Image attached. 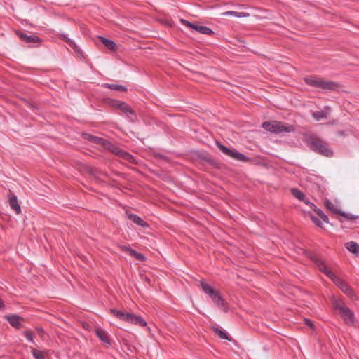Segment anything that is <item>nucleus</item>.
<instances>
[{
  "instance_id": "nucleus-1",
  "label": "nucleus",
  "mask_w": 359,
  "mask_h": 359,
  "mask_svg": "<svg viewBox=\"0 0 359 359\" xmlns=\"http://www.w3.org/2000/svg\"><path fill=\"white\" fill-rule=\"evenodd\" d=\"M311 259L316 264L319 270L323 272L330 279H332L343 292L351 297H353V292L351 288H350V287L345 282L338 278L334 275V273L326 266L324 261L321 258L317 255H313Z\"/></svg>"
},
{
  "instance_id": "nucleus-2",
  "label": "nucleus",
  "mask_w": 359,
  "mask_h": 359,
  "mask_svg": "<svg viewBox=\"0 0 359 359\" xmlns=\"http://www.w3.org/2000/svg\"><path fill=\"white\" fill-rule=\"evenodd\" d=\"M201 287L203 291L211 298L212 301L217 307L225 312L228 311L227 304L221 296L219 291L215 290L203 280L201 281Z\"/></svg>"
},
{
  "instance_id": "nucleus-3",
  "label": "nucleus",
  "mask_w": 359,
  "mask_h": 359,
  "mask_svg": "<svg viewBox=\"0 0 359 359\" xmlns=\"http://www.w3.org/2000/svg\"><path fill=\"white\" fill-rule=\"evenodd\" d=\"M262 128L269 132L274 133H292L294 132L295 127L293 125L283 122L272 121L262 123Z\"/></svg>"
},
{
  "instance_id": "nucleus-4",
  "label": "nucleus",
  "mask_w": 359,
  "mask_h": 359,
  "mask_svg": "<svg viewBox=\"0 0 359 359\" xmlns=\"http://www.w3.org/2000/svg\"><path fill=\"white\" fill-rule=\"evenodd\" d=\"M333 306L339 311L341 318L347 325H353L355 322V317L353 312L340 299H335Z\"/></svg>"
},
{
  "instance_id": "nucleus-5",
  "label": "nucleus",
  "mask_w": 359,
  "mask_h": 359,
  "mask_svg": "<svg viewBox=\"0 0 359 359\" xmlns=\"http://www.w3.org/2000/svg\"><path fill=\"white\" fill-rule=\"evenodd\" d=\"M306 84L323 90H335L338 84L335 82L324 80L316 76H309L304 79Z\"/></svg>"
},
{
  "instance_id": "nucleus-6",
  "label": "nucleus",
  "mask_w": 359,
  "mask_h": 359,
  "mask_svg": "<svg viewBox=\"0 0 359 359\" xmlns=\"http://www.w3.org/2000/svg\"><path fill=\"white\" fill-rule=\"evenodd\" d=\"M310 149L325 156H330L332 155V151L327 147L325 142L322 140L315 139L309 142Z\"/></svg>"
},
{
  "instance_id": "nucleus-7",
  "label": "nucleus",
  "mask_w": 359,
  "mask_h": 359,
  "mask_svg": "<svg viewBox=\"0 0 359 359\" xmlns=\"http://www.w3.org/2000/svg\"><path fill=\"white\" fill-rule=\"evenodd\" d=\"M180 22L183 25L191 29H194L201 34L205 35H212V34H214V32L210 28L206 26L194 24L184 19H181Z\"/></svg>"
},
{
  "instance_id": "nucleus-8",
  "label": "nucleus",
  "mask_w": 359,
  "mask_h": 359,
  "mask_svg": "<svg viewBox=\"0 0 359 359\" xmlns=\"http://www.w3.org/2000/svg\"><path fill=\"white\" fill-rule=\"evenodd\" d=\"M332 112V109L329 106H325L322 111H314L312 114V117L316 121H319L323 119H325L327 118V116L330 114Z\"/></svg>"
},
{
  "instance_id": "nucleus-9",
  "label": "nucleus",
  "mask_w": 359,
  "mask_h": 359,
  "mask_svg": "<svg viewBox=\"0 0 359 359\" xmlns=\"http://www.w3.org/2000/svg\"><path fill=\"white\" fill-rule=\"evenodd\" d=\"M18 36L21 40L28 43H36L40 42L39 38L34 34L28 35L20 32L18 33Z\"/></svg>"
},
{
  "instance_id": "nucleus-10",
  "label": "nucleus",
  "mask_w": 359,
  "mask_h": 359,
  "mask_svg": "<svg viewBox=\"0 0 359 359\" xmlns=\"http://www.w3.org/2000/svg\"><path fill=\"white\" fill-rule=\"evenodd\" d=\"M126 217L129 220L132 221L134 224H135L141 227H148L149 226L148 224L137 215L130 213V212H126Z\"/></svg>"
},
{
  "instance_id": "nucleus-11",
  "label": "nucleus",
  "mask_w": 359,
  "mask_h": 359,
  "mask_svg": "<svg viewBox=\"0 0 359 359\" xmlns=\"http://www.w3.org/2000/svg\"><path fill=\"white\" fill-rule=\"evenodd\" d=\"M8 323L14 327L20 329L22 327V318L18 315H10L6 316Z\"/></svg>"
},
{
  "instance_id": "nucleus-12",
  "label": "nucleus",
  "mask_w": 359,
  "mask_h": 359,
  "mask_svg": "<svg viewBox=\"0 0 359 359\" xmlns=\"http://www.w3.org/2000/svg\"><path fill=\"white\" fill-rule=\"evenodd\" d=\"M110 313H112L114 316L118 318V319L125 321L126 323H128L130 313L125 312L123 311H119L116 309H111Z\"/></svg>"
},
{
  "instance_id": "nucleus-13",
  "label": "nucleus",
  "mask_w": 359,
  "mask_h": 359,
  "mask_svg": "<svg viewBox=\"0 0 359 359\" xmlns=\"http://www.w3.org/2000/svg\"><path fill=\"white\" fill-rule=\"evenodd\" d=\"M128 323L140 327L147 326V322L144 319H143L140 316L133 313H130Z\"/></svg>"
},
{
  "instance_id": "nucleus-14",
  "label": "nucleus",
  "mask_w": 359,
  "mask_h": 359,
  "mask_svg": "<svg viewBox=\"0 0 359 359\" xmlns=\"http://www.w3.org/2000/svg\"><path fill=\"white\" fill-rule=\"evenodd\" d=\"M95 334L96 336L104 343L107 344V345H110V341L109 339L108 333L101 329V328H97L95 330Z\"/></svg>"
},
{
  "instance_id": "nucleus-15",
  "label": "nucleus",
  "mask_w": 359,
  "mask_h": 359,
  "mask_svg": "<svg viewBox=\"0 0 359 359\" xmlns=\"http://www.w3.org/2000/svg\"><path fill=\"white\" fill-rule=\"evenodd\" d=\"M346 249L352 254L359 257V245L354 242L350 241L346 243Z\"/></svg>"
},
{
  "instance_id": "nucleus-16",
  "label": "nucleus",
  "mask_w": 359,
  "mask_h": 359,
  "mask_svg": "<svg viewBox=\"0 0 359 359\" xmlns=\"http://www.w3.org/2000/svg\"><path fill=\"white\" fill-rule=\"evenodd\" d=\"M9 204L11 208L15 212L16 214H19L21 212V208L20 205L18 204L17 197L14 195H12L9 198Z\"/></svg>"
},
{
  "instance_id": "nucleus-17",
  "label": "nucleus",
  "mask_w": 359,
  "mask_h": 359,
  "mask_svg": "<svg viewBox=\"0 0 359 359\" xmlns=\"http://www.w3.org/2000/svg\"><path fill=\"white\" fill-rule=\"evenodd\" d=\"M62 39L63 41H65V42H67L69 46L73 48L79 55H82V52L81 50V49L79 48V46L74 43V41H72V39H70L67 35L65 34H63L61 36Z\"/></svg>"
},
{
  "instance_id": "nucleus-18",
  "label": "nucleus",
  "mask_w": 359,
  "mask_h": 359,
  "mask_svg": "<svg viewBox=\"0 0 359 359\" xmlns=\"http://www.w3.org/2000/svg\"><path fill=\"white\" fill-rule=\"evenodd\" d=\"M98 39L109 50H114L116 48V44L114 41L107 39L101 36H99Z\"/></svg>"
},
{
  "instance_id": "nucleus-19",
  "label": "nucleus",
  "mask_w": 359,
  "mask_h": 359,
  "mask_svg": "<svg viewBox=\"0 0 359 359\" xmlns=\"http://www.w3.org/2000/svg\"><path fill=\"white\" fill-rule=\"evenodd\" d=\"M123 250L126 252H128L131 256L134 257L137 260L144 261L145 259V257L144 255L136 252L135 250L130 248L129 247L124 246Z\"/></svg>"
},
{
  "instance_id": "nucleus-20",
  "label": "nucleus",
  "mask_w": 359,
  "mask_h": 359,
  "mask_svg": "<svg viewBox=\"0 0 359 359\" xmlns=\"http://www.w3.org/2000/svg\"><path fill=\"white\" fill-rule=\"evenodd\" d=\"M229 157L242 162H245L248 160L246 156L237 151L236 150H232L231 154H230L229 155Z\"/></svg>"
},
{
  "instance_id": "nucleus-21",
  "label": "nucleus",
  "mask_w": 359,
  "mask_h": 359,
  "mask_svg": "<svg viewBox=\"0 0 359 359\" xmlns=\"http://www.w3.org/2000/svg\"><path fill=\"white\" fill-rule=\"evenodd\" d=\"M117 156L130 163H134L135 161V158L130 154L121 149H119Z\"/></svg>"
},
{
  "instance_id": "nucleus-22",
  "label": "nucleus",
  "mask_w": 359,
  "mask_h": 359,
  "mask_svg": "<svg viewBox=\"0 0 359 359\" xmlns=\"http://www.w3.org/2000/svg\"><path fill=\"white\" fill-rule=\"evenodd\" d=\"M102 86L106 88L114 90H117V91L126 92L128 90V88L124 86L114 84V83H104L102 85Z\"/></svg>"
},
{
  "instance_id": "nucleus-23",
  "label": "nucleus",
  "mask_w": 359,
  "mask_h": 359,
  "mask_svg": "<svg viewBox=\"0 0 359 359\" xmlns=\"http://www.w3.org/2000/svg\"><path fill=\"white\" fill-rule=\"evenodd\" d=\"M83 136L85 139L90 141L91 142H93L95 144L100 145L102 142H103L104 138L99 137L97 136L92 135L90 134L84 133Z\"/></svg>"
},
{
  "instance_id": "nucleus-24",
  "label": "nucleus",
  "mask_w": 359,
  "mask_h": 359,
  "mask_svg": "<svg viewBox=\"0 0 359 359\" xmlns=\"http://www.w3.org/2000/svg\"><path fill=\"white\" fill-rule=\"evenodd\" d=\"M324 204L325 205V207L330 210V211H332V212L334 213H336V214H338L340 212V210L338 208L337 205H335L334 203H333L332 201H330V200H325L324 201Z\"/></svg>"
},
{
  "instance_id": "nucleus-25",
  "label": "nucleus",
  "mask_w": 359,
  "mask_h": 359,
  "mask_svg": "<svg viewBox=\"0 0 359 359\" xmlns=\"http://www.w3.org/2000/svg\"><path fill=\"white\" fill-rule=\"evenodd\" d=\"M291 193L298 200H299V201H304L305 195L299 189H296V188H293V189H291Z\"/></svg>"
},
{
  "instance_id": "nucleus-26",
  "label": "nucleus",
  "mask_w": 359,
  "mask_h": 359,
  "mask_svg": "<svg viewBox=\"0 0 359 359\" xmlns=\"http://www.w3.org/2000/svg\"><path fill=\"white\" fill-rule=\"evenodd\" d=\"M316 214L323 219V221L325 223H329L328 217L319 208L316 207L313 210Z\"/></svg>"
},
{
  "instance_id": "nucleus-27",
  "label": "nucleus",
  "mask_w": 359,
  "mask_h": 359,
  "mask_svg": "<svg viewBox=\"0 0 359 359\" xmlns=\"http://www.w3.org/2000/svg\"><path fill=\"white\" fill-rule=\"evenodd\" d=\"M339 215L342 216L343 217L348 219V220H355V219H357L359 217L358 215H353L351 213L344 212H342V211H340Z\"/></svg>"
},
{
  "instance_id": "nucleus-28",
  "label": "nucleus",
  "mask_w": 359,
  "mask_h": 359,
  "mask_svg": "<svg viewBox=\"0 0 359 359\" xmlns=\"http://www.w3.org/2000/svg\"><path fill=\"white\" fill-rule=\"evenodd\" d=\"M217 147L220 149V151L224 154L225 155L229 156L230 154H231V149H229L227 147L217 142Z\"/></svg>"
},
{
  "instance_id": "nucleus-29",
  "label": "nucleus",
  "mask_w": 359,
  "mask_h": 359,
  "mask_svg": "<svg viewBox=\"0 0 359 359\" xmlns=\"http://www.w3.org/2000/svg\"><path fill=\"white\" fill-rule=\"evenodd\" d=\"M214 331H215V332L217 334H218V336H219L221 339H226V340L230 341V339H229V337H228V334H227L225 332H224V331H222V330H219V328H217V327H215V328H214Z\"/></svg>"
},
{
  "instance_id": "nucleus-30",
  "label": "nucleus",
  "mask_w": 359,
  "mask_h": 359,
  "mask_svg": "<svg viewBox=\"0 0 359 359\" xmlns=\"http://www.w3.org/2000/svg\"><path fill=\"white\" fill-rule=\"evenodd\" d=\"M118 107L125 114L128 113L130 110H132L130 107L123 102H120L118 105Z\"/></svg>"
},
{
  "instance_id": "nucleus-31",
  "label": "nucleus",
  "mask_w": 359,
  "mask_h": 359,
  "mask_svg": "<svg viewBox=\"0 0 359 359\" xmlns=\"http://www.w3.org/2000/svg\"><path fill=\"white\" fill-rule=\"evenodd\" d=\"M23 334L29 342L34 343V334L32 331L26 330L23 332Z\"/></svg>"
},
{
  "instance_id": "nucleus-32",
  "label": "nucleus",
  "mask_w": 359,
  "mask_h": 359,
  "mask_svg": "<svg viewBox=\"0 0 359 359\" xmlns=\"http://www.w3.org/2000/svg\"><path fill=\"white\" fill-rule=\"evenodd\" d=\"M106 149H107V150L110 151L111 152L117 155L120 148H118L116 145L110 142L109 144V146H107V147L106 148Z\"/></svg>"
},
{
  "instance_id": "nucleus-33",
  "label": "nucleus",
  "mask_w": 359,
  "mask_h": 359,
  "mask_svg": "<svg viewBox=\"0 0 359 359\" xmlns=\"http://www.w3.org/2000/svg\"><path fill=\"white\" fill-rule=\"evenodd\" d=\"M32 353L35 359H45L41 351L33 348L32 351Z\"/></svg>"
},
{
  "instance_id": "nucleus-34",
  "label": "nucleus",
  "mask_w": 359,
  "mask_h": 359,
  "mask_svg": "<svg viewBox=\"0 0 359 359\" xmlns=\"http://www.w3.org/2000/svg\"><path fill=\"white\" fill-rule=\"evenodd\" d=\"M126 115L128 119L131 122H135L137 120V116L135 111L132 109L128 113H126Z\"/></svg>"
},
{
  "instance_id": "nucleus-35",
  "label": "nucleus",
  "mask_w": 359,
  "mask_h": 359,
  "mask_svg": "<svg viewBox=\"0 0 359 359\" xmlns=\"http://www.w3.org/2000/svg\"><path fill=\"white\" fill-rule=\"evenodd\" d=\"M222 15L224 16H233V17L238 18V12L233 11H229L224 12L222 13Z\"/></svg>"
},
{
  "instance_id": "nucleus-36",
  "label": "nucleus",
  "mask_w": 359,
  "mask_h": 359,
  "mask_svg": "<svg viewBox=\"0 0 359 359\" xmlns=\"http://www.w3.org/2000/svg\"><path fill=\"white\" fill-rule=\"evenodd\" d=\"M311 219L316 226L319 227L322 226V222L314 215H311Z\"/></svg>"
},
{
  "instance_id": "nucleus-37",
  "label": "nucleus",
  "mask_w": 359,
  "mask_h": 359,
  "mask_svg": "<svg viewBox=\"0 0 359 359\" xmlns=\"http://www.w3.org/2000/svg\"><path fill=\"white\" fill-rule=\"evenodd\" d=\"M303 201L306 205H309V206L311 209H313V210H314V208H316V206L313 203L310 202V201H309V199H308V198H306V197H305L304 201Z\"/></svg>"
},
{
  "instance_id": "nucleus-38",
  "label": "nucleus",
  "mask_w": 359,
  "mask_h": 359,
  "mask_svg": "<svg viewBox=\"0 0 359 359\" xmlns=\"http://www.w3.org/2000/svg\"><path fill=\"white\" fill-rule=\"evenodd\" d=\"M304 322H305V324L306 325H308L309 327H310L311 328H312V329L314 328V325H313V323H312V321L311 320L305 319Z\"/></svg>"
},
{
  "instance_id": "nucleus-39",
  "label": "nucleus",
  "mask_w": 359,
  "mask_h": 359,
  "mask_svg": "<svg viewBox=\"0 0 359 359\" xmlns=\"http://www.w3.org/2000/svg\"><path fill=\"white\" fill-rule=\"evenodd\" d=\"M109 143H110L109 141H108L106 139H104L103 142H102V144L100 145L102 146L104 149H106L107 147V146H109Z\"/></svg>"
},
{
  "instance_id": "nucleus-40",
  "label": "nucleus",
  "mask_w": 359,
  "mask_h": 359,
  "mask_svg": "<svg viewBox=\"0 0 359 359\" xmlns=\"http://www.w3.org/2000/svg\"><path fill=\"white\" fill-rule=\"evenodd\" d=\"M249 14L245 12H238V18L248 17Z\"/></svg>"
},
{
  "instance_id": "nucleus-41",
  "label": "nucleus",
  "mask_w": 359,
  "mask_h": 359,
  "mask_svg": "<svg viewBox=\"0 0 359 359\" xmlns=\"http://www.w3.org/2000/svg\"><path fill=\"white\" fill-rule=\"evenodd\" d=\"M4 307V304L2 302V300L0 299V310L2 309Z\"/></svg>"
},
{
  "instance_id": "nucleus-42",
  "label": "nucleus",
  "mask_w": 359,
  "mask_h": 359,
  "mask_svg": "<svg viewBox=\"0 0 359 359\" xmlns=\"http://www.w3.org/2000/svg\"><path fill=\"white\" fill-rule=\"evenodd\" d=\"M41 330L42 331V329L41 328H39V332H41Z\"/></svg>"
},
{
  "instance_id": "nucleus-43",
  "label": "nucleus",
  "mask_w": 359,
  "mask_h": 359,
  "mask_svg": "<svg viewBox=\"0 0 359 359\" xmlns=\"http://www.w3.org/2000/svg\"><path fill=\"white\" fill-rule=\"evenodd\" d=\"M41 330L42 331V329L41 328H39V332H41Z\"/></svg>"
}]
</instances>
